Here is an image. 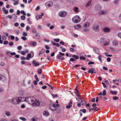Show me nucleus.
<instances>
[{"instance_id":"obj_1","label":"nucleus","mask_w":121,"mask_h":121,"mask_svg":"<svg viewBox=\"0 0 121 121\" xmlns=\"http://www.w3.org/2000/svg\"><path fill=\"white\" fill-rule=\"evenodd\" d=\"M9 101L14 104H18L19 103L18 98L17 97H14L9 100Z\"/></svg>"},{"instance_id":"obj_2","label":"nucleus","mask_w":121,"mask_h":121,"mask_svg":"<svg viewBox=\"0 0 121 121\" xmlns=\"http://www.w3.org/2000/svg\"><path fill=\"white\" fill-rule=\"evenodd\" d=\"M72 20L74 23H78L80 21L81 19L79 16L76 15L73 18Z\"/></svg>"},{"instance_id":"obj_3","label":"nucleus","mask_w":121,"mask_h":121,"mask_svg":"<svg viewBox=\"0 0 121 121\" xmlns=\"http://www.w3.org/2000/svg\"><path fill=\"white\" fill-rule=\"evenodd\" d=\"M32 105L34 106H39L40 105L39 101L38 100H36L34 102L32 103Z\"/></svg>"},{"instance_id":"obj_4","label":"nucleus","mask_w":121,"mask_h":121,"mask_svg":"<svg viewBox=\"0 0 121 121\" xmlns=\"http://www.w3.org/2000/svg\"><path fill=\"white\" fill-rule=\"evenodd\" d=\"M46 7H52L53 5V3L51 1L47 2L45 4Z\"/></svg>"},{"instance_id":"obj_5","label":"nucleus","mask_w":121,"mask_h":121,"mask_svg":"<svg viewBox=\"0 0 121 121\" xmlns=\"http://www.w3.org/2000/svg\"><path fill=\"white\" fill-rule=\"evenodd\" d=\"M102 7L99 4H98L96 5L95 7V9L96 11H99L101 10Z\"/></svg>"},{"instance_id":"obj_6","label":"nucleus","mask_w":121,"mask_h":121,"mask_svg":"<svg viewBox=\"0 0 121 121\" xmlns=\"http://www.w3.org/2000/svg\"><path fill=\"white\" fill-rule=\"evenodd\" d=\"M78 101L79 103L82 105H85L86 104L85 101L83 99L79 98L78 99Z\"/></svg>"},{"instance_id":"obj_7","label":"nucleus","mask_w":121,"mask_h":121,"mask_svg":"<svg viewBox=\"0 0 121 121\" xmlns=\"http://www.w3.org/2000/svg\"><path fill=\"white\" fill-rule=\"evenodd\" d=\"M26 98L24 97H20L18 98V100L19 103L21 102L25 101Z\"/></svg>"},{"instance_id":"obj_8","label":"nucleus","mask_w":121,"mask_h":121,"mask_svg":"<svg viewBox=\"0 0 121 121\" xmlns=\"http://www.w3.org/2000/svg\"><path fill=\"white\" fill-rule=\"evenodd\" d=\"M90 25V23L89 22H86L83 24V28H88L89 27Z\"/></svg>"},{"instance_id":"obj_9","label":"nucleus","mask_w":121,"mask_h":121,"mask_svg":"<svg viewBox=\"0 0 121 121\" xmlns=\"http://www.w3.org/2000/svg\"><path fill=\"white\" fill-rule=\"evenodd\" d=\"M66 13L65 11H61L59 13V15L60 16L62 17H64L66 15Z\"/></svg>"},{"instance_id":"obj_10","label":"nucleus","mask_w":121,"mask_h":121,"mask_svg":"<svg viewBox=\"0 0 121 121\" xmlns=\"http://www.w3.org/2000/svg\"><path fill=\"white\" fill-rule=\"evenodd\" d=\"M93 29L94 31L96 32L98 31L99 30L98 26L96 25H94L93 26Z\"/></svg>"},{"instance_id":"obj_11","label":"nucleus","mask_w":121,"mask_h":121,"mask_svg":"<svg viewBox=\"0 0 121 121\" xmlns=\"http://www.w3.org/2000/svg\"><path fill=\"white\" fill-rule=\"evenodd\" d=\"M25 102L29 103H31V97L28 96L26 98V99Z\"/></svg>"},{"instance_id":"obj_12","label":"nucleus","mask_w":121,"mask_h":121,"mask_svg":"<svg viewBox=\"0 0 121 121\" xmlns=\"http://www.w3.org/2000/svg\"><path fill=\"white\" fill-rule=\"evenodd\" d=\"M95 70V69L93 68H91L89 69V70L88 71V73H96L95 72H94Z\"/></svg>"},{"instance_id":"obj_13","label":"nucleus","mask_w":121,"mask_h":121,"mask_svg":"<svg viewBox=\"0 0 121 121\" xmlns=\"http://www.w3.org/2000/svg\"><path fill=\"white\" fill-rule=\"evenodd\" d=\"M49 114V112L47 110L45 111L43 113V115L46 117L48 116Z\"/></svg>"},{"instance_id":"obj_14","label":"nucleus","mask_w":121,"mask_h":121,"mask_svg":"<svg viewBox=\"0 0 121 121\" xmlns=\"http://www.w3.org/2000/svg\"><path fill=\"white\" fill-rule=\"evenodd\" d=\"M103 30L105 32H109L110 29L108 27H106L104 28Z\"/></svg>"},{"instance_id":"obj_15","label":"nucleus","mask_w":121,"mask_h":121,"mask_svg":"<svg viewBox=\"0 0 121 121\" xmlns=\"http://www.w3.org/2000/svg\"><path fill=\"white\" fill-rule=\"evenodd\" d=\"M82 26L80 24H78L75 26L74 27V28L76 29H78L82 27Z\"/></svg>"},{"instance_id":"obj_16","label":"nucleus","mask_w":121,"mask_h":121,"mask_svg":"<svg viewBox=\"0 0 121 121\" xmlns=\"http://www.w3.org/2000/svg\"><path fill=\"white\" fill-rule=\"evenodd\" d=\"M56 59H59L61 60H63L64 59V58L62 57V56L60 55H57L56 57Z\"/></svg>"},{"instance_id":"obj_17","label":"nucleus","mask_w":121,"mask_h":121,"mask_svg":"<svg viewBox=\"0 0 121 121\" xmlns=\"http://www.w3.org/2000/svg\"><path fill=\"white\" fill-rule=\"evenodd\" d=\"M50 109L53 111H56L57 109L56 107L52 106V105H51L50 106Z\"/></svg>"},{"instance_id":"obj_18","label":"nucleus","mask_w":121,"mask_h":121,"mask_svg":"<svg viewBox=\"0 0 121 121\" xmlns=\"http://www.w3.org/2000/svg\"><path fill=\"white\" fill-rule=\"evenodd\" d=\"M113 45L114 46H117L118 44V42L116 40H114L112 42Z\"/></svg>"},{"instance_id":"obj_19","label":"nucleus","mask_w":121,"mask_h":121,"mask_svg":"<svg viewBox=\"0 0 121 121\" xmlns=\"http://www.w3.org/2000/svg\"><path fill=\"white\" fill-rule=\"evenodd\" d=\"M72 102L71 101H70L69 103V104L66 106V108L67 109L70 108L72 106Z\"/></svg>"},{"instance_id":"obj_20","label":"nucleus","mask_w":121,"mask_h":121,"mask_svg":"<svg viewBox=\"0 0 121 121\" xmlns=\"http://www.w3.org/2000/svg\"><path fill=\"white\" fill-rule=\"evenodd\" d=\"M30 44L34 46H35L36 45L37 43L36 42L31 41L30 42Z\"/></svg>"},{"instance_id":"obj_21","label":"nucleus","mask_w":121,"mask_h":121,"mask_svg":"<svg viewBox=\"0 0 121 121\" xmlns=\"http://www.w3.org/2000/svg\"><path fill=\"white\" fill-rule=\"evenodd\" d=\"M92 0H90L85 5L86 7H88L90 5L92 2Z\"/></svg>"},{"instance_id":"obj_22","label":"nucleus","mask_w":121,"mask_h":121,"mask_svg":"<svg viewBox=\"0 0 121 121\" xmlns=\"http://www.w3.org/2000/svg\"><path fill=\"white\" fill-rule=\"evenodd\" d=\"M36 100V99L35 97H31V103L32 104Z\"/></svg>"},{"instance_id":"obj_23","label":"nucleus","mask_w":121,"mask_h":121,"mask_svg":"<svg viewBox=\"0 0 121 121\" xmlns=\"http://www.w3.org/2000/svg\"><path fill=\"white\" fill-rule=\"evenodd\" d=\"M3 11H4V14H7L8 12V10H6L5 9L4 7L2 8Z\"/></svg>"},{"instance_id":"obj_24","label":"nucleus","mask_w":121,"mask_h":121,"mask_svg":"<svg viewBox=\"0 0 121 121\" xmlns=\"http://www.w3.org/2000/svg\"><path fill=\"white\" fill-rule=\"evenodd\" d=\"M94 50L96 53L97 54H99V50L97 48H94Z\"/></svg>"},{"instance_id":"obj_25","label":"nucleus","mask_w":121,"mask_h":121,"mask_svg":"<svg viewBox=\"0 0 121 121\" xmlns=\"http://www.w3.org/2000/svg\"><path fill=\"white\" fill-rule=\"evenodd\" d=\"M107 12L105 11H102L99 13V14L101 15L102 14H105Z\"/></svg>"},{"instance_id":"obj_26","label":"nucleus","mask_w":121,"mask_h":121,"mask_svg":"<svg viewBox=\"0 0 121 121\" xmlns=\"http://www.w3.org/2000/svg\"><path fill=\"white\" fill-rule=\"evenodd\" d=\"M12 0L14 2L13 3L14 5H17L18 3V0Z\"/></svg>"},{"instance_id":"obj_27","label":"nucleus","mask_w":121,"mask_h":121,"mask_svg":"<svg viewBox=\"0 0 121 121\" xmlns=\"http://www.w3.org/2000/svg\"><path fill=\"white\" fill-rule=\"evenodd\" d=\"M74 11L76 13H77L79 12V10L78 8L77 7H75L73 9Z\"/></svg>"},{"instance_id":"obj_28","label":"nucleus","mask_w":121,"mask_h":121,"mask_svg":"<svg viewBox=\"0 0 121 121\" xmlns=\"http://www.w3.org/2000/svg\"><path fill=\"white\" fill-rule=\"evenodd\" d=\"M31 55L30 54H28L27 55V56L26 57V59L28 60L30 59L29 58L31 57Z\"/></svg>"},{"instance_id":"obj_29","label":"nucleus","mask_w":121,"mask_h":121,"mask_svg":"<svg viewBox=\"0 0 121 121\" xmlns=\"http://www.w3.org/2000/svg\"><path fill=\"white\" fill-rule=\"evenodd\" d=\"M100 108H98L97 107H94L93 108V110L95 111H96L98 110Z\"/></svg>"},{"instance_id":"obj_30","label":"nucleus","mask_w":121,"mask_h":121,"mask_svg":"<svg viewBox=\"0 0 121 121\" xmlns=\"http://www.w3.org/2000/svg\"><path fill=\"white\" fill-rule=\"evenodd\" d=\"M113 81L114 82L117 81L118 82H121V80L119 79H117L116 80H113Z\"/></svg>"},{"instance_id":"obj_31","label":"nucleus","mask_w":121,"mask_h":121,"mask_svg":"<svg viewBox=\"0 0 121 121\" xmlns=\"http://www.w3.org/2000/svg\"><path fill=\"white\" fill-rule=\"evenodd\" d=\"M110 93L113 95H116L117 94V92L115 91H110Z\"/></svg>"},{"instance_id":"obj_32","label":"nucleus","mask_w":121,"mask_h":121,"mask_svg":"<svg viewBox=\"0 0 121 121\" xmlns=\"http://www.w3.org/2000/svg\"><path fill=\"white\" fill-rule=\"evenodd\" d=\"M25 93V91L24 90H21L20 91L19 94L21 95H23Z\"/></svg>"},{"instance_id":"obj_33","label":"nucleus","mask_w":121,"mask_h":121,"mask_svg":"<svg viewBox=\"0 0 121 121\" xmlns=\"http://www.w3.org/2000/svg\"><path fill=\"white\" fill-rule=\"evenodd\" d=\"M105 39L104 38H100V42L101 43H103L105 41Z\"/></svg>"},{"instance_id":"obj_34","label":"nucleus","mask_w":121,"mask_h":121,"mask_svg":"<svg viewBox=\"0 0 121 121\" xmlns=\"http://www.w3.org/2000/svg\"><path fill=\"white\" fill-rule=\"evenodd\" d=\"M42 16L41 15H37L36 16V18L38 20L41 18H42Z\"/></svg>"},{"instance_id":"obj_35","label":"nucleus","mask_w":121,"mask_h":121,"mask_svg":"<svg viewBox=\"0 0 121 121\" xmlns=\"http://www.w3.org/2000/svg\"><path fill=\"white\" fill-rule=\"evenodd\" d=\"M84 29L83 30V31L84 32H87L89 30V29L88 28H84Z\"/></svg>"},{"instance_id":"obj_36","label":"nucleus","mask_w":121,"mask_h":121,"mask_svg":"<svg viewBox=\"0 0 121 121\" xmlns=\"http://www.w3.org/2000/svg\"><path fill=\"white\" fill-rule=\"evenodd\" d=\"M52 106L55 107H58L59 106V105L58 104H53Z\"/></svg>"},{"instance_id":"obj_37","label":"nucleus","mask_w":121,"mask_h":121,"mask_svg":"<svg viewBox=\"0 0 121 121\" xmlns=\"http://www.w3.org/2000/svg\"><path fill=\"white\" fill-rule=\"evenodd\" d=\"M0 65L1 66H5V64L3 62H1L0 63Z\"/></svg>"},{"instance_id":"obj_38","label":"nucleus","mask_w":121,"mask_h":121,"mask_svg":"<svg viewBox=\"0 0 121 121\" xmlns=\"http://www.w3.org/2000/svg\"><path fill=\"white\" fill-rule=\"evenodd\" d=\"M73 57L74 58L76 59H78L79 57L78 56L76 55H73Z\"/></svg>"},{"instance_id":"obj_39","label":"nucleus","mask_w":121,"mask_h":121,"mask_svg":"<svg viewBox=\"0 0 121 121\" xmlns=\"http://www.w3.org/2000/svg\"><path fill=\"white\" fill-rule=\"evenodd\" d=\"M35 78L36 79V81L37 82H38L39 81V80L37 77V76L36 74H35Z\"/></svg>"},{"instance_id":"obj_40","label":"nucleus","mask_w":121,"mask_h":121,"mask_svg":"<svg viewBox=\"0 0 121 121\" xmlns=\"http://www.w3.org/2000/svg\"><path fill=\"white\" fill-rule=\"evenodd\" d=\"M42 70L41 69H39L38 70V72L39 74H40L42 73Z\"/></svg>"},{"instance_id":"obj_41","label":"nucleus","mask_w":121,"mask_h":121,"mask_svg":"<svg viewBox=\"0 0 121 121\" xmlns=\"http://www.w3.org/2000/svg\"><path fill=\"white\" fill-rule=\"evenodd\" d=\"M103 43V44L105 46L107 45H108V43L106 42L105 41H104Z\"/></svg>"},{"instance_id":"obj_42","label":"nucleus","mask_w":121,"mask_h":121,"mask_svg":"<svg viewBox=\"0 0 121 121\" xmlns=\"http://www.w3.org/2000/svg\"><path fill=\"white\" fill-rule=\"evenodd\" d=\"M102 56L101 55H99L98 57V59L101 62H102V61L101 60V57Z\"/></svg>"},{"instance_id":"obj_43","label":"nucleus","mask_w":121,"mask_h":121,"mask_svg":"<svg viewBox=\"0 0 121 121\" xmlns=\"http://www.w3.org/2000/svg\"><path fill=\"white\" fill-rule=\"evenodd\" d=\"M19 119L23 121H26V118L23 117H20L19 118Z\"/></svg>"},{"instance_id":"obj_44","label":"nucleus","mask_w":121,"mask_h":121,"mask_svg":"<svg viewBox=\"0 0 121 121\" xmlns=\"http://www.w3.org/2000/svg\"><path fill=\"white\" fill-rule=\"evenodd\" d=\"M118 99V97H117V96H115L113 97L112 98V99L114 100H117Z\"/></svg>"},{"instance_id":"obj_45","label":"nucleus","mask_w":121,"mask_h":121,"mask_svg":"<svg viewBox=\"0 0 121 121\" xmlns=\"http://www.w3.org/2000/svg\"><path fill=\"white\" fill-rule=\"evenodd\" d=\"M4 78V76L1 74H0V80H2Z\"/></svg>"},{"instance_id":"obj_46","label":"nucleus","mask_w":121,"mask_h":121,"mask_svg":"<svg viewBox=\"0 0 121 121\" xmlns=\"http://www.w3.org/2000/svg\"><path fill=\"white\" fill-rule=\"evenodd\" d=\"M6 38L4 35H3L2 37V39L3 40H5L6 39Z\"/></svg>"},{"instance_id":"obj_47","label":"nucleus","mask_w":121,"mask_h":121,"mask_svg":"<svg viewBox=\"0 0 121 121\" xmlns=\"http://www.w3.org/2000/svg\"><path fill=\"white\" fill-rule=\"evenodd\" d=\"M10 113L9 112H6V115L8 116H9L10 115Z\"/></svg>"},{"instance_id":"obj_48","label":"nucleus","mask_w":121,"mask_h":121,"mask_svg":"<svg viewBox=\"0 0 121 121\" xmlns=\"http://www.w3.org/2000/svg\"><path fill=\"white\" fill-rule=\"evenodd\" d=\"M106 91L105 90H104L103 92L102 95L103 96L105 95H106Z\"/></svg>"},{"instance_id":"obj_49","label":"nucleus","mask_w":121,"mask_h":121,"mask_svg":"<svg viewBox=\"0 0 121 121\" xmlns=\"http://www.w3.org/2000/svg\"><path fill=\"white\" fill-rule=\"evenodd\" d=\"M80 59L81 60H85L86 59V58L84 57L81 56L80 57Z\"/></svg>"},{"instance_id":"obj_50","label":"nucleus","mask_w":121,"mask_h":121,"mask_svg":"<svg viewBox=\"0 0 121 121\" xmlns=\"http://www.w3.org/2000/svg\"><path fill=\"white\" fill-rule=\"evenodd\" d=\"M104 82L107 84L108 85L109 83L108 81L106 80H104Z\"/></svg>"},{"instance_id":"obj_51","label":"nucleus","mask_w":121,"mask_h":121,"mask_svg":"<svg viewBox=\"0 0 121 121\" xmlns=\"http://www.w3.org/2000/svg\"><path fill=\"white\" fill-rule=\"evenodd\" d=\"M25 17L23 15L21 17V19L23 20H24L25 19Z\"/></svg>"},{"instance_id":"obj_52","label":"nucleus","mask_w":121,"mask_h":121,"mask_svg":"<svg viewBox=\"0 0 121 121\" xmlns=\"http://www.w3.org/2000/svg\"><path fill=\"white\" fill-rule=\"evenodd\" d=\"M21 13L24 15H26V14L25 13V12L23 10H22L21 11Z\"/></svg>"},{"instance_id":"obj_53","label":"nucleus","mask_w":121,"mask_h":121,"mask_svg":"<svg viewBox=\"0 0 121 121\" xmlns=\"http://www.w3.org/2000/svg\"><path fill=\"white\" fill-rule=\"evenodd\" d=\"M69 50L70 51L72 52H74V49L73 48H70Z\"/></svg>"},{"instance_id":"obj_54","label":"nucleus","mask_w":121,"mask_h":121,"mask_svg":"<svg viewBox=\"0 0 121 121\" xmlns=\"http://www.w3.org/2000/svg\"><path fill=\"white\" fill-rule=\"evenodd\" d=\"M80 111H82L83 113H85L86 112V110L85 109H84L83 110L81 109L80 110Z\"/></svg>"},{"instance_id":"obj_55","label":"nucleus","mask_w":121,"mask_h":121,"mask_svg":"<svg viewBox=\"0 0 121 121\" xmlns=\"http://www.w3.org/2000/svg\"><path fill=\"white\" fill-rule=\"evenodd\" d=\"M60 39H54V40L56 42H59L60 41Z\"/></svg>"},{"instance_id":"obj_56","label":"nucleus","mask_w":121,"mask_h":121,"mask_svg":"<svg viewBox=\"0 0 121 121\" xmlns=\"http://www.w3.org/2000/svg\"><path fill=\"white\" fill-rule=\"evenodd\" d=\"M32 32L34 33H36V30L35 28H34L33 29Z\"/></svg>"},{"instance_id":"obj_57","label":"nucleus","mask_w":121,"mask_h":121,"mask_svg":"<svg viewBox=\"0 0 121 121\" xmlns=\"http://www.w3.org/2000/svg\"><path fill=\"white\" fill-rule=\"evenodd\" d=\"M8 41H5L3 43L4 45H6L8 43Z\"/></svg>"},{"instance_id":"obj_58","label":"nucleus","mask_w":121,"mask_h":121,"mask_svg":"<svg viewBox=\"0 0 121 121\" xmlns=\"http://www.w3.org/2000/svg\"><path fill=\"white\" fill-rule=\"evenodd\" d=\"M9 44L10 46H12L13 44V43L12 42H10L9 43Z\"/></svg>"},{"instance_id":"obj_59","label":"nucleus","mask_w":121,"mask_h":121,"mask_svg":"<svg viewBox=\"0 0 121 121\" xmlns=\"http://www.w3.org/2000/svg\"><path fill=\"white\" fill-rule=\"evenodd\" d=\"M75 93L76 94V95L78 97H80V95L79 94L78 92V93Z\"/></svg>"},{"instance_id":"obj_60","label":"nucleus","mask_w":121,"mask_h":121,"mask_svg":"<svg viewBox=\"0 0 121 121\" xmlns=\"http://www.w3.org/2000/svg\"><path fill=\"white\" fill-rule=\"evenodd\" d=\"M17 49L19 50H20L22 48V47L21 46H18L17 47Z\"/></svg>"},{"instance_id":"obj_61","label":"nucleus","mask_w":121,"mask_h":121,"mask_svg":"<svg viewBox=\"0 0 121 121\" xmlns=\"http://www.w3.org/2000/svg\"><path fill=\"white\" fill-rule=\"evenodd\" d=\"M22 39L24 41H25L26 39V37H22Z\"/></svg>"},{"instance_id":"obj_62","label":"nucleus","mask_w":121,"mask_h":121,"mask_svg":"<svg viewBox=\"0 0 121 121\" xmlns=\"http://www.w3.org/2000/svg\"><path fill=\"white\" fill-rule=\"evenodd\" d=\"M103 69L104 70H108V69L107 68L105 67V66L103 67Z\"/></svg>"},{"instance_id":"obj_63","label":"nucleus","mask_w":121,"mask_h":121,"mask_svg":"<svg viewBox=\"0 0 121 121\" xmlns=\"http://www.w3.org/2000/svg\"><path fill=\"white\" fill-rule=\"evenodd\" d=\"M23 35L24 36H26L27 35V34L26 32H24L23 33Z\"/></svg>"},{"instance_id":"obj_64","label":"nucleus","mask_w":121,"mask_h":121,"mask_svg":"<svg viewBox=\"0 0 121 121\" xmlns=\"http://www.w3.org/2000/svg\"><path fill=\"white\" fill-rule=\"evenodd\" d=\"M39 9V6H38L35 9V11H37Z\"/></svg>"}]
</instances>
